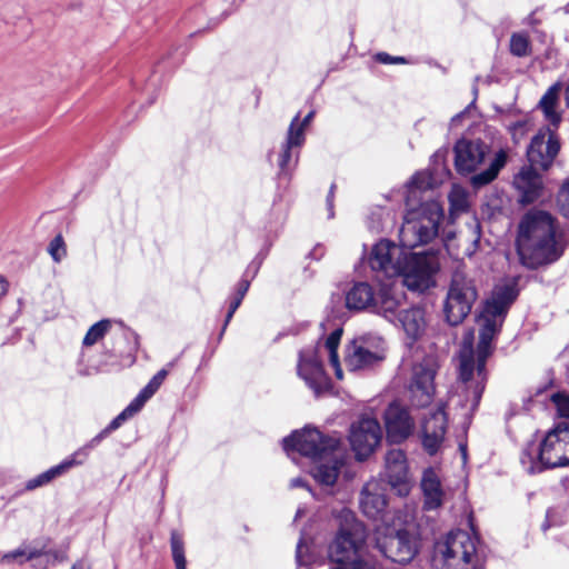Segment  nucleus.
<instances>
[{
  "mask_svg": "<svg viewBox=\"0 0 569 569\" xmlns=\"http://www.w3.org/2000/svg\"><path fill=\"white\" fill-rule=\"evenodd\" d=\"M518 295L516 279L496 286L478 317L480 330L476 351L471 342H465L459 351L458 393L450 398V402L459 406L465 417L472 416L478 409L487 382L486 365L492 352V340Z\"/></svg>",
  "mask_w": 569,
  "mask_h": 569,
  "instance_id": "obj_1",
  "label": "nucleus"
},
{
  "mask_svg": "<svg viewBox=\"0 0 569 569\" xmlns=\"http://www.w3.org/2000/svg\"><path fill=\"white\" fill-rule=\"evenodd\" d=\"M516 244L520 262L528 269L555 263L566 249L557 218L541 209H530L522 216Z\"/></svg>",
  "mask_w": 569,
  "mask_h": 569,
  "instance_id": "obj_2",
  "label": "nucleus"
},
{
  "mask_svg": "<svg viewBox=\"0 0 569 569\" xmlns=\"http://www.w3.org/2000/svg\"><path fill=\"white\" fill-rule=\"evenodd\" d=\"M283 450L297 451L301 456L312 460L311 475L322 486L332 487L343 465L339 451V439L323 436L316 428H305L301 431H293L282 440Z\"/></svg>",
  "mask_w": 569,
  "mask_h": 569,
  "instance_id": "obj_3",
  "label": "nucleus"
},
{
  "mask_svg": "<svg viewBox=\"0 0 569 569\" xmlns=\"http://www.w3.org/2000/svg\"><path fill=\"white\" fill-rule=\"evenodd\" d=\"M528 473L569 466V421H561L550 429L537 446L528 443L520 458Z\"/></svg>",
  "mask_w": 569,
  "mask_h": 569,
  "instance_id": "obj_4",
  "label": "nucleus"
},
{
  "mask_svg": "<svg viewBox=\"0 0 569 569\" xmlns=\"http://www.w3.org/2000/svg\"><path fill=\"white\" fill-rule=\"evenodd\" d=\"M442 219L443 211L437 201L407 206V213L399 231L400 244L410 250L430 243L437 238Z\"/></svg>",
  "mask_w": 569,
  "mask_h": 569,
  "instance_id": "obj_5",
  "label": "nucleus"
},
{
  "mask_svg": "<svg viewBox=\"0 0 569 569\" xmlns=\"http://www.w3.org/2000/svg\"><path fill=\"white\" fill-rule=\"evenodd\" d=\"M477 299L475 279L467 273L465 267L458 266L451 274L443 305L447 322L450 326L460 325L471 312Z\"/></svg>",
  "mask_w": 569,
  "mask_h": 569,
  "instance_id": "obj_6",
  "label": "nucleus"
},
{
  "mask_svg": "<svg viewBox=\"0 0 569 569\" xmlns=\"http://www.w3.org/2000/svg\"><path fill=\"white\" fill-rule=\"evenodd\" d=\"M367 539L362 522L347 511L333 541L329 546V559L333 566L341 565L359 556Z\"/></svg>",
  "mask_w": 569,
  "mask_h": 569,
  "instance_id": "obj_7",
  "label": "nucleus"
},
{
  "mask_svg": "<svg viewBox=\"0 0 569 569\" xmlns=\"http://www.w3.org/2000/svg\"><path fill=\"white\" fill-rule=\"evenodd\" d=\"M443 569H475L478 563L475 539L463 530L450 531L445 540L436 543Z\"/></svg>",
  "mask_w": 569,
  "mask_h": 569,
  "instance_id": "obj_8",
  "label": "nucleus"
},
{
  "mask_svg": "<svg viewBox=\"0 0 569 569\" xmlns=\"http://www.w3.org/2000/svg\"><path fill=\"white\" fill-rule=\"evenodd\" d=\"M376 548L388 559L397 563L410 562L419 551V541L415 533L406 529L395 530L378 527L375 533Z\"/></svg>",
  "mask_w": 569,
  "mask_h": 569,
  "instance_id": "obj_9",
  "label": "nucleus"
},
{
  "mask_svg": "<svg viewBox=\"0 0 569 569\" xmlns=\"http://www.w3.org/2000/svg\"><path fill=\"white\" fill-rule=\"evenodd\" d=\"M438 269L439 260L433 251L407 252L399 277L409 290L425 291L435 284L433 276Z\"/></svg>",
  "mask_w": 569,
  "mask_h": 569,
  "instance_id": "obj_10",
  "label": "nucleus"
},
{
  "mask_svg": "<svg viewBox=\"0 0 569 569\" xmlns=\"http://www.w3.org/2000/svg\"><path fill=\"white\" fill-rule=\"evenodd\" d=\"M383 358V339L369 333L355 338L346 347L345 365L350 371H359L373 367Z\"/></svg>",
  "mask_w": 569,
  "mask_h": 569,
  "instance_id": "obj_11",
  "label": "nucleus"
},
{
  "mask_svg": "<svg viewBox=\"0 0 569 569\" xmlns=\"http://www.w3.org/2000/svg\"><path fill=\"white\" fill-rule=\"evenodd\" d=\"M407 251L401 244L382 239L377 242L368 257V263L378 281L400 276L401 263Z\"/></svg>",
  "mask_w": 569,
  "mask_h": 569,
  "instance_id": "obj_12",
  "label": "nucleus"
},
{
  "mask_svg": "<svg viewBox=\"0 0 569 569\" xmlns=\"http://www.w3.org/2000/svg\"><path fill=\"white\" fill-rule=\"evenodd\" d=\"M319 345L303 348L299 352L297 366L298 376L306 382L316 397L321 396L329 388V379L325 372L320 358Z\"/></svg>",
  "mask_w": 569,
  "mask_h": 569,
  "instance_id": "obj_13",
  "label": "nucleus"
},
{
  "mask_svg": "<svg viewBox=\"0 0 569 569\" xmlns=\"http://www.w3.org/2000/svg\"><path fill=\"white\" fill-rule=\"evenodd\" d=\"M382 431L379 422L370 417H362L350 428L349 441L358 460L368 458L380 443Z\"/></svg>",
  "mask_w": 569,
  "mask_h": 569,
  "instance_id": "obj_14",
  "label": "nucleus"
},
{
  "mask_svg": "<svg viewBox=\"0 0 569 569\" xmlns=\"http://www.w3.org/2000/svg\"><path fill=\"white\" fill-rule=\"evenodd\" d=\"M455 167L458 173L467 176L478 171L490 153V147L480 139H460L455 144Z\"/></svg>",
  "mask_w": 569,
  "mask_h": 569,
  "instance_id": "obj_15",
  "label": "nucleus"
},
{
  "mask_svg": "<svg viewBox=\"0 0 569 569\" xmlns=\"http://www.w3.org/2000/svg\"><path fill=\"white\" fill-rule=\"evenodd\" d=\"M436 369L431 360H423L412 367L409 392L412 405L426 407L431 403L435 395Z\"/></svg>",
  "mask_w": 569,
  "mask_h": 569,
  "instance_id": "obj_16",
  "label": "nucleus"
},
{
  "mask_svg": "<svg viewBox=\"0 0 569 569\" xmlns=\"http://www.w3.org/2000/svg\"><path fill=\"white\" fill-rule=\"evenodd\" d=\"M560 149L558 137L548 130L547 133H538L532 139L527 150L530 167L547 170Z\"/></svg>",
  "mask_w": 569,
  "mask_h": 569,
  "instance_id": "obj_17",
  "label": "nucleus"
},
{
  "mask_svg": "<svg viewBox=\"0 0 569 569\" xmlns=\"http://www.w3.org/2000/svg\"><path fill=\"white\" fill-rule=\"evenodd\" d=\"M387 439L391 443L405 441L413 431L415 422L407 409L391 403L385 412Z\"/></svg>",
  "mask_w": 569,
  "mask_h": 569,
  "instance_id": "obj_18",
  "label": "nucleus"
},
{
  "mask_svg": "<svg viewBox=\"0 0 569 569\" xmlns=\"http://www.w3.org/2000/svg\"><path fill=\"white\" fill-rule=\"evenodd\" d=\"M385 476L388 485L398 488L399 495L408 492L409 467L401 449H390L385 457Z\"/></svg>",
  "mask_w": 569,
  "mask_h": 569,
  "instance_id": "obj_19",
  "label": "nucleus"
},
{
  "mask_svg": "<svg viewBox=\"0 0 569 569\" xmlns=\"http://www.w3.org/2000/svg\"><path fill=\"white\" fill-rule=\"evenodd\" d=\"M359 505L366 517L382 519L387 509L386 485L378 480L368 481L360 492Z\"/></svg>",
  "mask_w": 569,
  "mask_h": 569,
  "instance_id": "obj_20",
  "label": "nucleus"
},
{
  "mask_svg": "<svg viewBox=\"0 0 569 569\" xmlns=\"http://www.w3.org/2000/svg\"><path fill=\"white\" fill-rule=\"evenodd\" d=\"M447 417L441 408L429 412L422 420V446L429 455L439 450L446 433Z\"/></svg>",
  "mask_w": 569,
  "mask_h": 569,
  "instance_id": "obj_21",
  "label": "nucleus"
},
{
  "mask_svg": "<svg viewBox=\"0 0 569 569\" xmlns=\"http://www.w3.org/2000/svg\"><path fill=\"white\" fill-rule=\"evenodd\" d=\"M513 186L519 191V201L529 204L538 200L542 194L543 183L536 168H522L513 178Z\"/></svg>",
  "mask_w": 569,
  "mask_h": 569,
  "instance_id": "obj_22",
  "label": "nucleus"
},
{
  "mask_svg": "<svg viewBox=\"0 0 569 569\" xmlns=\"http://www.w3.org/2000/svg\"><path fill=\"white\" fill-rule=\"evenodd\" d=\"M402 299V293L396 292V290L388 284H383L376 295L371 312L396 325L399 311L403 309Z\"/></svg>",
  "mask_w": 569,
  "mask_h": 569,
  "instance_id": "obj_23",
  "label": "nucleus"
},
{
  "mask_svg": "<svg viewBox=\"0 0 569 569\" xmlns=\"http://www.w3.org/2000/svg\"><path fill=\"white\" fill-rule=\"evenodd\" d=\"M396 325H399L403 329L408 338L416 341L426 331V311L420 306L403 308L399 311V315L396 319Z\"/></svg>",
  "mask_w": 569,
  "mask_h": 569,
  "instance_id": "obj_24",
  "label": "nucleus"
},
{
  "mask_svg": "<svg viewBox=\"0 0 569 569\" xmlns=\"http://www.w3.org/2000/svg\"><path fill=\"white\" fill-rule=\"evenodd\" d=\"M435 183L430 172H417L407 186L406 206H420L422 202L433 201L430 193Z\"/></svg>",
  "mask_w": 569,
  "mask_h": 569,
  "instance_id": "obj_25",
  "label": "nucleus"
},
{
  "mask_svg": "<svg viewBox=\"0 0 569 569\" xmlns=\"http://www.w3.org/2000/svg\"><path fill=\"white\" fill-rule=\"evenodd\" d=\"M420 487L423 493V509L436 510L443 503L445 491L437 472L432 468L423 471Z\"/></svg>",
  "mask_w": 569,
  "mask_h": 569,
  "instance_id": "obj_26",
  "label": "nucleus"
},
{
  "mask_svg": "<svg viewBox=\"0 0 569 569\" xmlns=\"http://www.w3.org/2000/svg\"><path fill=\"white\" fill-rule=\"evenodd\" d=\"M377 292L368 282H356L345 293L346 308L351 311L372 310Z\"/></svg>",
  "mask_w": 569,
  "mask_h": 569,
  "instance_id": "obj_27",
  "label": "nucleus"
},
{
  "mask_svg": "<svg viewBox=\"0 0 569 569\" xmlns=\"http://www.w3.org/2000/svg\"><path fill=\"white\" fill-rule=\"evenodd\" d=\"M46 557L47 562L53 558L57 561H62L64 559V556L62 553H59L57 551L54 552H42L41 550L37 548H32L30 546H21L16 550L9 551L4 553L0 558L1 563H11V562H18L20 565L31 561L34 559H39Z\"/></svg>",
  "mask_w": 569,
  "mask_h": 569,
  "instance_id": "obj_28",
  "label": "nucleus"
},
{
  "mask_svg": "<svg viewBox=\"0 0 569 569\" xmlns=\"http://www.w3.org/2000/svg\"><path fill=\"white\" fill-rule=\"evenodd\" d=\"M560 91L561 83L556 82L548 88L539 101V108L543 112L545 118L553 127H558L561 121V114L557 111Z\"/></svg>",
  "mask_w": 569,
  "mask_h": 569,
  "instance_id": "obj_29",
  "label": "nucleus"
},
{
  "mask_svg": "<svg viewBox=\"0 0 569 569\" xmlns=\"http://www.w3.org/2000/svg\"><path fill=\"white\" fill-rule=\"evenodd\" d=\"M506 162V152L503 150H499L498 152H496L495 157L489 161V166L485 170L475 173L471 177V186L473 188H481L493 181L497 178L499 171L505 167Z\"/></svg>",
  "mask_w": 569,
  "mask_h": 569,
  "instance_id": "obj_30",
  "label": "nucleus"
},
{
  "mask_svg": "<svg viewBox=\"0 0 569 569\" xmlns=\"http://www.w3.org/2000/svg\"><path fill=\"white\" fill-rule=\"evenodd\" d=\"M73 465L70 462V460L67 458L63 461H61L59 465L51 467L47 471L38 475L37 477L30 479L26 483V489L33 490L36 488H39L41 486H44L52 481L54 478L63 475L66 471H68L70 468H72Z\"/></svg>",
  "mask_w": 569,
  "mask_h": 569,
  "instance_id": "obj_31",
  "label": "nucleus"
},
{
  "mask_svg": "<svg viewBox=\"0 0 569 569\" xmlns=\"http://www.w3.org/2000/svg\"><path fill=\"white\" fill-rule=\"evenodd\" d=\"M111 432L106 427L102 429L97 436H94L90 441L86 445L77 449L68 459L74 466H80L84 463L88 459L90 452L100 445V442L106 439Z\"/></svg>",
  "mask_w": 569,
  "mask_h": 569,
  "instance_id": "obj_32",
  "label": "nucleus"
},
{
  "mask_svg": "<svg viewBox=\"0 0 569 569\" xmlns=\"http://www.w3.org/2000/svg\"><path fill=\"white\" fill-rule=\"evenodd\" d=\"M295 149L297 148L293 146H289L286 142L282 143L278 158L279 173L281 176H290L293 168L297 166L299 151H295Z\"/></svg>",
  "mask_w": 569,
  "mask_h": 569,
  "instance_id": "obj_33",
  "label": "nucleus"
},
{
  "mask_svg": "<svg viewBox=\"0 0 569 569\" xmlns=\"http://www.w3.org/2000/svg\"><path fill=\"white\" fill-rule=\"evenodd\" d=\"M113 320L102 319L92 325L86 336L83 337L82 345L84 347H91L100 341L111 329Z\"/></svg>",
  "mask_w": 569,
  "mask_h": 569,
  "instance_id": "obj_34",
  "label": "nucleus"
},
{
  "mask_svg": "<svg viewBox=\"0 0 569 569\" xmlns=\"http://www.w3.org/2000/svg\"><path fill=\"white\" fill-rule=\"evenodd\" d=\"M306 129L300 124V113H297L290 122L284 142L297 149L301 148L306 141Z\"/></svg>",
  "mask_w": 569,
  "mask_h": 569,
  "instance_id": "obj_35",
  "label": "nucleus"
},
{
  "mask_svg": "<svg viewBox=\"0 0 569 569\" xmlns=\"http://www.w3.org/2000/svg\"><path fill=\"white\" fill-rule=\"evenodd\" d=\"M170 545L176 569H187L184 545L181 537L176 531L171 532Z\"/></svg>",
  "mask_w": 569,
  "mask_h": 569,
  "instance_id": "obj_36",
  "label": "nucleus"
},
{
  "mask_svg": "<svg viewBox=\"0 0 569 569\" xmlns=\"http://www.w3.org/2000/svg\"><path fill=\"white\" fill-rule=\"evenodd\" d=\"M510 52L516 57H526L530 53V42L526 34L513 33L510 38Z\"/></svg>",
  "mask_w": 569,
  "mask_h": 569,
  "instance_id": "obj_37",
  "label": "nucleus"
},
{
  "mask_svg": "<svg viewBox=\"0 0 569 569\" xmlns=\"http://www.w3.org/2000/svg\"><path fill=\"white\" fill-rule=\"evenodd\" d=\"M339 343L340 342L337 339H335L332 336L329 335L325 341V349L329 353V360H330L331 366L336 370L337 378L341 379L342 378V369L340 367L339 357H338V352H337Z\"/></svg>",
  "mask_w": 569,
  "mask_h": 569,
  "instance_id": "obj_38",
  "label": "nucleus"
},
{
  "mask_svg": "<svg viewBox=\"0 0 569 569\" xmlns=\"http://www.w3.org/2000/svg\"><path fill=\"white\" fill-rule=\"evenodd\" d=\"M48 253L56 263H60L67 257V246L60 233L50 241Z\"/></svg>",
  "mask_w": 569,
  "mask_h": 569,
  "instance_id": "obj_39",
  "label": "nucleus"
},
{
  "mask_svg": "<svg viewBox=\"0 0 569 569\" xmlns=\"http://www.w3.org/2000/svg\"><path fill=\"white\" fill-rule=\"evenodd\" d=\"M551 401L556 406L558 415L569 419V396L563 392H557L551 396Z\"/></svg>",
  "mask_w": 569,
  "mask_h": 569,
  "instance_id": "obj_40",
  "label": "nucleus"
},
{
  "mask_svg": "<svg viewBox=\"0 0 569 569\" xmlns=\"http://www.w3.org/2000/svg\"><path fill=\"white\" fill-rule=\"evenodd\" d=\"M167 376L168 371L166 369H161L151 378L147 386L141 390H143L144 393H147L149 397H152L158 391Z\"/></svg>",
  "mask_w": 569,
  "mask_h": 569,
  "instance_id": "obj_41",
  "label": "nucleus"
},
{
  "mask_svg": "<svg viewBox=\"0 0 569 569\" xmlns=\"http://www.w3.org/2000/svg\"><path fill=\"white\" fill-rule=\"evenodd\" d=\"M143 390H141L138 396L123 409L127 415L131 418L136 413H138L144 406V403L150 399Z\"/></svg>",
  "mask_w": 569,
  "mask_h": 569,
  "instance_id": "obj_42",
  "label": "nucleus"
},
{
  "mask_svg": "<svg viewBox=\"0 0 569 569\" xmlns=\"http://www.w3.org/2000/svg\"><path fill=\"white\" fill-rule=\"evenodd\" d=\"M557 203L560 212L565 217H569V180L566 181L558 192Z\"/></svg>",
  "mask_w": 569,
  "mask_h": 569,
  "instance_id": "obj_43",
  "label": "nucleus"
},
{
  "mask_svg": "<svg viewBox=\"0 0 569 569\" xmlns=\"http://www.w3.org/2000/svg\"><path fill=\"white\" fill-rule=\"evenodd\" d=\"M331 569H375V567L369 561L363 560L358 556L341 565L332 566Z\"/></svg>",
  "mask_w": 569,
  "mask_h": 569,
  "instance_id": "obj_44",
  "label": "nucleus"
},
{
  "mask_svg": "<svg viewBox=\"0 0 569 569\" xmlns=\"http://www.w3.org/2000/svg\"><path fill=\"white\" fill-rule=\"evenodd\" d=\"M449 201L451 204V208L458 211H465L468 207L467 198L461 191L453 190L449 194Z\"/></svg>",
  "mask_w": 569,
  "mask_h": 569,
  "instance_id": "obj_45",
  "label": "nucleus"
},
{
  "mask_svg": "<svg viewBox=\"0 0 569 569\" xmlns=\"http://www.w3.org/2000/svg\"><path fill=\"white\" fill-rule=\"evenodd\" d=\"M375 59L383 64H397V63H406L407 60L403 57H393L386 52H379L375 56Z\"/></svg>",
  "mask_w": 569,
  "mask_h": 569,
  "instance_id": "obj_46",
  "label": "nucleus"
},
{
  "mask_svg": "<svg viewBox=\"0 0 569 569\" xmlns=\"http://www.w3.org/2000/svg\"><path fill=\"white\" fill-rule=\"evenodd\" d=\"M241 302H242L241 300H239V299H237L234 297L231 300L228 313H227L226 319H224V323H223L221 332L219 335V339L222 338V336H223V333H224V331L227 329V326L229 325V322L232 319V317H233L234 312L237 311V309L240 307Z\"/></svg>",
  "mask_w": 569,
  "mask_h": 569,
  "instance_id": "obj_47",
  "label": "nucleus"
},
{
  "mask_svg": "<svg viewBox=\"0 0 569 569\" xmlns=\"http://www.w3.org/2000/svg\"><path fill=\"white\" fill-rule=\"evenodd\" d=\"M305 550L307 551L308 548L303 545V540L300 539L297 545V551H296V559L299 567H309L311 565L309 558L306 559L305 557Z\"/></svg>",
  "mask_w": 569,
  "mask_h": 569,
  "instance_id": "obj_48",
  "label": "nucleus"
},
{
  "mask_svg": "<svg viewBox=\"0 0 569 569\" xmlns=\"http://www.w3.org/2000/svg\"><path fill=\"white\" fill-rule=\"evenodd\" d=\"M130 417L127 415L124 410H122L116 418L111 420V422L107 426L110 432L117 430L127 419Z\"/></svg>",
  "mask_w": 569,
  "mask_h": 569,
  "instance_id": "obj_49",
  "label": "nucleus"
},
{
  "mask_svg": "<svg viewBox=\"0 0 569 569\" xmlns=\"http://www.w3.org/2000/svg\"><path fill=\"white\" fill-rule=\"evenodd\" d=\"M249 287H250V280L249 279L240 280L239 283H238V287H237V292H236L234 298H237V299L242 301V299L244 298L247 291L249 290Z\"/></svg>",
  "mask_w": 569,
  "mask_h": 569,
  "instance_id": "obj_50",
  "label": "nucleus"
},
{
  "mask_svg": "<svg viewBox=\"0 0 569 569\" xmlns=\"http://www.w3.org/2000/svg\"><path fill=\"white\" fill-rule=\"evenodd\" d=\"M335 189H336V184L332 183L330 189H329L328 196H327V207H328V210H329V218L333 217Z\"/></svg>",
  "mask_w": 569,
  "mask_h": 569,
  "instance_id": "obj_51",
  "label": "nucleus"
},
{
  "mask_svg": "<svg viewBox=\"0 0 569 569\" xmlns=\"http://www.w3.org/2000/svg\"><path fill=\"white\" fill-rule=\"evenodd\" d=\"M8 287V281L2 276H0V300L7 295Z\"/></svg>",
  "mask_w": 569,
  "mask_h": 569,
  "instance_id": "obj_52",
  "label": "nucleus"
},
{
  "mask_svg": "<svg viewBox=\"0 0 569 569\" xmlns=\"http://www.w3.org/2000/svg\"><path fill=\"white\" fill-rule=\"evenodd\" d=\"M315 113L316 112L311 110L303 119H300V124L305 128H308L315 117Z\"/></svg>",
  "mask_w": 569,
  "mask_h": 569,
  "instance_id": "obj_53",
  "label": "nucleus"
},
{
  "mask_svg": "<svg viewBox=\"0 0 569 569\" xmlns=\"http://www.w3.org/2000/svg\"><path fill=\"white\" fill-rule=\"evenodd\" d=\"M290 487L292 488H308L306 481L302 479V478H293L291 481H290Z\"/></svg>",
  "mask_w": 569,
  "mask_h": 569,
  "instance_id": "obj_54",
  "label": "nucleus"
},
{
  "mask_svg": "<svg viewBox=\"0 0 569 569\" xmlns=\"http://www.w3.org/2000/svg\"><path fill=\"white\" fill-rule=\"evenodd\" d=\"M71 569H91L90 565L83 560L76 562Z\"/></svg>",
  "mask_w": 569,
  "mask_h": 569,
  "instance_id": "obj_55",
  "label": "nucleus"
},
{
  "mask_svg": "<svg viewBox=\"0 0 569 569\" xmlns=\"http://www.w3.org/2000/svg\"><path fill=\"white\" fill-rule=\"evenodd\" d=\"M330 336H332L335 339H337L340 342V339H341V336H342V329L341 328L335 329L330 333Z\"/></svg>",
  "mask_w": 569,
  "mask_h": 569,
  "instance_id": "obj_56",
  "label": "nucleus"
},
{
  "mask_svg": "<svg viewBox=\"0 0 569 569\" xmlns=\"http://www.w3.org/2000/svg\"><path fill=\"white\" fill-rule=\"evenodd\" d=\"M258 268H259V266H256V267H254L252 277H254V274L257 273Z\"/></svg>",
  "mask_w": 569,
  "mask_h": 569,
  "instance_id": "obj_57",
  "label": "nucleus"
},
{
  "mask_svg": "<svg viewBox=\"0 0 569 569\" xmlns=\"http://www.w3.org/2000/svg\"><path fill=\"white\" fill-rule=\"evenodd\" d=\"M301 512H302V511H301V509H298L297 515H296V518L300 517V516H301Z\"/></svg>",
  "mask_w": 569,
  "mask_h": 569,
  "instance_id": "obj_58",
  "label": "nucleus"
},
{
  "mask_svg": "<svg viewBox=\"0 0 569 569\" xmlns=\"http://www.w3.org/2000/svg\"><path fill=\"white\" fill-rule=\"evenodd\" d=\"M252 266H248L247 270H246V273H249L250 269H251Z\"/></svg>",
  "mask_w": 569,
  "mask_h": 569,
  "instance_id": "obj_59",
  "label": "nucleus"
},
{
  "mask_svg": "<svg viewBox=\"0 0 569 569\" xmlns=\"http://www.w3.org/2000/svg\"><path fill=\"white\" fill-rule=\"evenodd\" d=\"M252 266H248L247 270H246V273H249L250 269H251Z\"/></svg>",
  "mask_w": 569,
  "mask_h": 569,
  "instance_id": "obj_60",
  "label": "nucleus"
},
{
  "mask_svg": "<svg viewBox=\"0 0 569 569\" xmlns=\"http://www.w3.org/2000/svg\"><path fill=\"white\" fill-rule=\"evenodd\" d=\"M252 266H248L247 270H246V273H249L250 269H251Z\"/></svg>",
  "mask_w": 569,
  "mask_h": 569,
  "instance_id": "obj_61",
  "label": "nucleus"
}]
</instances>
